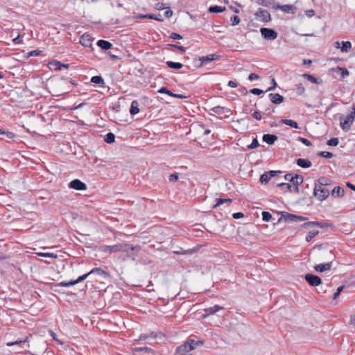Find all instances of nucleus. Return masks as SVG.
<instances>
[{
	"mask_svg": "<svg viewBox=\"0 0 355 355\" xmlns=\"http://www.w3.org/2000/svg\"><path fill=\"white\" fill-rule=\"evenodd\" d=\"M352 112L350 114H349L344 119H340V125L341 128L344 131H348L352 124L353 123L355 118V105H353L352 107Z\"/></svg>",
	"mask_w": 355,
	"mask_h": 355,
	"instance_id": "obj_1",
	"label": "nucleus"
},
{
	"mask_svg": "<svg viewBox=\"0 0 355 355\" xmlns=\"http://www.w3.org/2000/svg\"><path fill=\"white\" fill-rule=\"evenodd\" d=\"M313 194L320 201H323L329 197L330 192L326 187L320 188L318 184H315Z\"/></svg>",
	"mask_w": 355,
	"mask_h": 355,
	"instance_id": "obj_2",
	"label": "nucleus"
},
{
	"mask_svg": "<svg viewBox=\"0 0 355 355\" xmlns=\"http://www.w3.org/2000/svg\"><path fill=\"white\" fill-rule=\"evenodd\" d=\"M284 220L287 222H299L305 221L307 220L306 217L302 216H297L288 212H282V216L279 218L278 221Z\"/></svg>",
	"mask_w": 355,
	"mask_h": 355,
	"instance_id": "obj_3",
	"label": "nucleus"
},
{
	"mask_svg": "<svg viewBox=\"0 0 355 355\" xmlns=\"http://www.w3.org/2000/svg\"><path fill=\"white\" fill-rule=\"evenodd\" d=\"M260 32L263 37L268 40H274L278 35L275 30L268 28H261Z\"/></svg>",
	"mask_w": 355,
	"mask_h": 355,
	"instance_id": "obj_4",
	"label": "nucleus"
},
{
	"mask_svg": "<svg viewBox=\"0 0 355 355\" xmlns=\"http://www.w3.org/2000/svg\"><path fill=\"white\" fill-rule=\"evenodd\" d=\"M284 179L289 181L293 185H300L302 184L304 178L301 175L295 174L293 175L292 173H287L284 175Z\"/></svg>",
	"mask_w": 355,
	"mask_h": 355,
	"instance_id": "obj_5",
	"label": "nucleus"
},
{
	"mask_svg": "<svg viewBox=\"0 0 355 355\" xmlns=\"http://www.w3.org/2000/svg\"><path fill=\"white\" fill-rule=\"evenodd\" d=\"M220 58V55L218 54H209L206 56L200 57L198 61L200 62L198 67H200L205 64L207 62L218 60Z\"/></svg>",
	"mask_w": 355,
	"mask_h": 355,
	"instance_id": "obj_6",
	"label": "nucleus"
},
{
	"mask_svg": "<svg viewBox=\"0 0 355 355\" xmlns=\"http://www.w3.org/2000/svg\"><path fill=\"white\" fill-rule=\"evenodd\" d=\"M304 278L311 286H318L322 284V279L320 277L311 273L305 275Z\"/></svg>",
	"mask_w": 355,
	"mask_h": 355,
	"instance_id": "obj_7",
	"label": "nucleus"
},
{
	"mask_svg": "<svg viewBox=\"0 0 355 355\" xmlns=\"http://www.w3.org/2000/svg\"><path fill=\"white\" fill-rule=\"evenodd\" d=\"M195 345L196 343L193 340H189L184 345L178 347L176 349V352H189L195 348Z\"/></svg>",
	"mask_w": 355,
	"mask_h": 355,
	"instance_id": "obj_8",
	"label": "nucleus"
},
{
	"mask_svg": "<svg viewBox=\"0 0 355 355\" xmlns=\"http://www.w3.org/2000/svg\"><path fill=\"white\" fill-rule=\"evenodd\" d=\"M69 187L77 191H85L87 189L86 184L78 179L71 181L69 184Z\"/></svg>",
	"mask_w": 355,
	"mask_h": 355,
	"instance_id": "obj_9",
	"label": "nucleus"
},
{
	"mask_svg": "<svg viewBox=\"0 0 355 355\" xmlns=\"http://www.w3.org/2000/svg\"><path fill=\"white\" fill-rule=\"evenodd\" d=\"M120 243L114 245H102L100 248L101 252L104 253H116L120 252Z\"/></svg>",
	"mask_w": 355,
	"mask_h": 355,
	"instance_id": "obj_10",
	"label": "nucleus"
},
{
	"mask_svg": "<svg viewBox=\"0 0 355 355\" xmlns=\"http://www.w3.org/2000/svg\"><path fill=\"white\" fill-rule=\"evenodd\" d=\"M49 67L51 70H62L63 69H68L69 65L68 64H63L58 60H53L49 63Z\"/></svg>",
	"mask_w": 355,
	"mask_h": 355,
	"instance_id": "obj_11",
	"label": "nucleus"
},
{
	"mask_svg": "<svg viewBox=\"0 0 355 355\" xmlns=\"http://www.w3.org/2000/svg\"><path fill=\"white\" fill-rule=\"evenodd\" d=\"M223 309H224V308L219 305H214V306H211V307L205 309L204 311H205V314L202 315V318H205L208 315H214L216 313H217L218 311H219L220 310H223Z\"/></svg>",
	"mask_w": 355,
	"mask_h": 355,
	"instance_id": "obj_12",
	"label": "nucleus"
},
{
	"mask_svg": "<svg viewBox=\"0 0 355 355\" xmlns=\"http://www.w3.org/2000/svg\"><path fill=\"white\" fill-rule=\"evenodd\" d=\"M256 15L259 17L261 21L265 22H268L271 19L269 12L261 8L258 9Z\"/></svg>",
	"mask_w": 355,
	"mask_h": 355,
	"instance_id": "obj_13",
	"label": "nucleus"
},
{
	"mask_svg": "<svg viewBox=\"0 0 355 355\" xmlns=\"http://www.w3.org/2000/svg\"><path fill=\"white\" fill-rule=\"evenodd\" d=\"M80 43L85 47H90L92 44V38L88 33H84L80 38Z\"/></svg>",
	"mask_w": 355,
	"mask_h": 355,
	"instance_id": "obj_14",
	"label": "nucleus"
},
{
	"mask_svg": "<svg viewBox=\"0 0 355 355\" xmlns=\"http://www.w3.org/2000/svg\"><path fill=\"white\" fill-rule=\"evenodd\" d=\"M120 252H127L129 249L132 250H141V246L139 245H132L127 243H120Z\"/></svg>",
	"mask_w": 355,
	"mask_h": 355,
	"instance_id": "obj_15",
	"label": "nucleus"
},
{
	"mask_svg": "<svg viewBox=\"0 0 355 355\" xmlns=\"http://www.w3.org/2000/svg\"><path fill=\"white\" fill-rule=\"evenodd\" d=\"M331 266H332V261H329V262H327L325 263H320V264L315 265L314 267V269L318 272H323L324 271L331 270Z\"/></svg>",
	"mask_w": 355,
	"mask_h": 355,
	"instance_id": "obj_16",
	"label": "nucleus"
},
{
	"mask_svg": "<svg viewBox=\"0 0 355 355\" xmlns=\"http://www.w3.org/2000/svg\"><path fill=\"white\" fill-rule=\"evenodd\" d=\"M269 100L273 104H280L284 102V98L279 94L270 93L268 95Z\"/></svg>",
	"mask_w": 355,
	"mask_h": 355,
	"instance_id": "obj_17",
	"label": "nucleus"
},
{
	"mask_svg": "<svg viewBox=\"0 0 355 355\" xmlns=\"http://www.w3.org/2000/svg\"><path fill=\"white\" fill-rule=\"evenodd\" d=\"M136 18L137 19H155L158 21H164L163 18L162 17L161 15H159V14L158 15H156L154 14H146V15L140 14V15H137L136 17Z\"/></svg>",
	"mask_w": 355,
	"mask_h": 355,
	"instance_id": "obj_18",
	"label": "nucleus"
},
{
	"mask_svg": "<svg viewBox=\"0 0 355 355\" xmlns=\"http://www.w3.org/2000/svg\"><path fill=\"white\" fill-rule=\"evenodd\" d=\"M278 137L275 135L265 134L263 135L262 139L265 143L272 145L277 140Z\"/></svg>",
	"mask_w": 355,
	"mask_h": 355,
	"instance_id": "obj_19",
	"label": "nucleus"
},
{
	"mask_svg": "<svg viewBox=\"0 0 355 355\" xmlns=\"http://www.w3.org/2000/svg\"><path fill=\"white\" fill-rule=\"evenodd\" d=\"M275 9H279L286 13H294L295 8L292 5H277Z\"/></svg>",
	"mask_w": 355,
	"mask_h": 355,
	"instance_id": "obj_20",
	"label": "nucleus"
},
{
	"mask_svg": "<svg viewBox=\"0 0 355 355\" xmlns=\"http://www.w3.org/2000/svg\"><path fill=\"white\" fill-rule=\"evenodd\" d=\"M296 164L300 167H302L304 168H309V167L311 166V165H312L311 162L310 160H309L307 159H304V158L297 159Z\"/></svg>",
	"mask_w": 355,
	"mask_h": 355,
	"instance_id": "obj_21",
	"label": "nucleus"
},
{
	"mask_svg": "<svg viewBox=\"0 0 355 355\" xmlns=\"http://www.w3.org/2000/svg\"><path fill=\"white\" fill-rule=\"evenodd\" d=\"M97 45L103 50L110 49L112 46V44L107 40H99L97 42Z\"/></svg>",
	"mask_w": 355,
	"mask_h": 355,
	"instance_id": "obj_22",
	"label": "nucleus"
},
{
	"mask_svg": "<svg viewBox=\"0 0 355 355\" xmlns=\"http://www.w3.org/2000/svg\"><path fill=\"white\" fill-rule=\"evenodd\" d=\"M211 112H213L215 114H223L225 113L229 112L230 110L220 105L215 106L210 110Z\"/></svg>",
	"mask_w": 355,
	"mask_h": 355,
	"instance_id": "obj_23",
	"label": "nucleus"
},
{
	"mask_svg": "<svg viewBox=\"0 0 355 355\" xmlns=\"http://www.w3.org/2000/svg\"><path fill=\"white\" fill-rule=\"evenodd\" d=\"M315 184H318V185H320V188H321V187H327L331 185V180L326 177H321Z\"/></svg>",
	"mask_w": 355,
	"mask_h": 355,
	"instance_id": "obj_24",
	"label": "nucleus"
},
{
	"mask_svg": "<svg viewBox=\"0 0 355 355\" xmlns=\"http://www.w3.org/2000/svg\"><path fill=\"white\" fill-rule=\"evenodd\" d=\"M345 190L343 187L338 186L335 187L331 191V195L333 196H336L338 198L343 197L344 196Z\"/></svg>",
	"mask_w": 355,
	"mask_h": 355,
	"instance_id": "obj_25",
	"label": "nucleus"
},
{
	"mask_svg": "<svg viewBox=\"0 0 355 355\" xmlns=\"http://www.w3.org/2000/svg\"><path fill=\"white\" fill-rule=\"evenodd\" d=\"M139 112V103L137 101L135 100L131 103V106L130 109V113L131 115L134 116Z\"/></svg>",
	"mask_w": 355,
	"mask_h": 355,
	"instance_id": "obj_26",
	"label": "nucleus"
},
{
	"mask_svg": "<svg viewBox=\"0 0 355 355\" xmlns=\"http://www.w3.org/2000/svg\"><path fill=\"white\" fill-rule=\"evenodd\" d=\"M275 0H257V3L258 5L264 6V7H270L272 6L274 8H275Z\"/></svg>",
	"mask_w": 355,
	"mask_h": 355,
	"instance_id": "obj_27",
	"label": "nucleus"
},
{
	"mask_svg": "<svg viewBox=\"0 0 355 355\" xmlns=\"http://www.w3.org/2000/svg\"><path fill=\"white\" fill-rule=\"evenodd\" d=\"M166 64L168 67L173 69H180L183 67V64L180 62H175L173 61L166 62Z\"/></svg>",
	"mask_w": 355,
	"mask_h": 355,
	"instance_id": "obj_28",
	"label": "nucleus"
},
{
	"mask_svg": "<svg viewBox=\"0 0 355 355\" xmlns=\"http://www.w3.org/2000/svg\"><path fill=\"white\" fill-rule=\"evenodd\" d=\"M91 82L95 84H99L102 87H105V81L101 76H94L92 77Z\"/></svg>",
	"mask_w": 355,
	"mask_h": 355,
	"instance_id": "obj_29",
	"label": "nucleus"
},
{
	"mask_svg": "<svg viewBox=\"0 0 355 355\" xmlns=\"http://www.w3.org/2000/svg\"><path fill=\"white\" fill-rule=\"evenodd\" d=\"M89 274H96L99 276H107V272L100 268H94L89 272Z\"/></svg>",
	"mask_w": 355,
	"mask_h": 355,
	"instance_id": "obj_30",
	"label": "nucleus"
},
{
	"mask_svg": "<svg viewBox=\"0 0 355 355\" xmlns=\"http://www.w3.org/2000/svg\"><path fill=\"white\" fill-rule=\"evenodd\" d=\"M27 341H28V337H26L24 339L17 340L16 341H14V342H9L7 343V345L8 346L18 345L21 347L23 345H25L27 343Z\"/></svg>",
	"mask_w": 355,
	"mask_h": 355,
	"instance_id": "obj_31",
	"label": "nucleus"
},
{
	"mask_svg": "<svg viewBox=\"0 0 355 355\" xmlns=\"http://www.w3.org/2000/svg\"><path fill=\"white\" fill-rule=\"evenodd\" d=\"M225 10V7L219 6H211L209 8V12L212 13H219L222 12Z\"/></svg>",
	"mask_w": 355,
	"mask_h": 355,
	"instance_id": "obj_32",
	"label": "nucleus"
},
{
	"mask_svg": "<svg viewBox=\"0 0 355 355\" xmlns=\"http://www.w3.org/2000/svg\"><path fill=\"white\" fill-rule=\"evenodd\" d=\"M352 48V43L349 41L342 42V46L340 47L341 52L347 53Z\"/></svg>",
	"mask_w": 355,
	"mask_h": 355,
	"instance_id": "obj_33",
	"label": "nucleus"
},
{
	"mask_svg": "<svg viewBox=\"0 0 355 355\" xmlns=\"http://www.w3.org/2000/svg\"><path fill=\"white\" fill-rule=\"evenodd\" d=\"M282 123L294 128H299L297 123L291 119H282Z\"/></svg>",
	"mask_w": 355,
	"mask_h": 355,
	"instance_id": "obj_34",
	"label": "nucleus"
},
{
	"mask_svg": "<svg viewBox=\"0 0 355 355\" xmlns=\"http://www.w3.org/2000/svg\"><path fill=\"white\" fill-rule=\"evenodd\" d=\"M277 187L284 191L293 192L292 185L290 183H279L277 184Z\"/></svg>",
	"mask_w": 355,
	"mask_h": 355,
	"instance_id": "obj_35",
	"label": "nucleus"
},
{
	"mask_svg": "<svg viewBox=\"0 0 355 355\" xmlns=\"http://www.w3.org/2000/svg\"><path fill=\"white\" fill-rule=\"evenodd\" d=\"M104 141L107 144H112L115 141V135L112 132H108L104 139Z\"/></svg>",
	"mask_w": 355,
	"mask_h": 355,
	"instance_id": "obj_36",
	"label": "nucleus"
},
{
	"mask_svg": "<svg viewBox=\"0 0 355 355\" xmlns=\"http://www.w3.org/2000/svg\"><path fill=\"white\" fill-rule=\"evenodd\" d=\"M216 203L214 206V207H216L225 202L231 203L232 202V200L230 198H216Z\"/></svg>",
	"mask_w": 355,
	"mask_h": 355,
	"instance_id": "obj_37",
	"label": "nucleus"
},
{
	"mask_svg": "<svg viewBox=\"0 0 355 355\" xmlns=\"http://www.w3.org/2000/svg\"><path fill=\"white\" fill-rule=\"evenodd\" d=\"M319 234V231H311L306 236V241L310 242L316 235Z\"/></svg>",
	"mask_w": 355,
	"mask_h": 355,
	"instance_id": "obj_38",
	"label": "nucleus"
},
{
	"mask_svg": "<svg viewBox=\"0 0 355 355\" xmlns=\"http://www.w3.org/2000/svg\"><path fill=\"white\" fill-rule=\"evenodd\" d=\"M304 78H306L308 80L311 81L313 83H320V81L318 80V78H315L313 76L309 74V73H304L303 75Z\"/></svg>",
	"mask_w": 355,
	"mask_h": 355,
	"instance_id": "obj_39",
	"label": "nucleus"
},
{
	"mask_svg": "<svg viewBox=\"0 0 355 355\" xmlns=\"http://www.w3.org/2000/svg\"><path fill=\"white\" fill-rule=\"evenodd\" d=\"M272 216L268 211L262 212V219L263 221L268 222L272 219Z\"/></svg>",
	"mask_w": 355,
	"mask_h": 355,
	"instance_id": "obj_40",
	"label": "nucleus"
},
{
	"mask_svg": "<svg viewBox=\"0 0 355 355\" xmlns=\"http://www.w3.org/2000/svg\"><path fill=\"white\" fill-rule=\"evenodd\" d=\"M260 182L262 184H266L270 180V177L267 173H265L260 176Z\"/></svg>",
	"mask_w": 355,
	"mask_h": 355,
	"instance_id": "obj_41",
	"label": "nucleus"
},
{
	"mask_svg": "<svg viewBox=\"0 0 355 355\" xmlns=\"http://www.w3.org/2000/svg\"><path fill=\"white\" fill-rule=\"evenodd\" d=\"M37 254L40 257H51V258H57L58 255L56 254L50 253V252H38Z\"/></svg>",
	"mask_w": 355,
	"mask_h": 355,
	"instance_id": "obj_42",
	"label": "nucleus"
},
{
	"mask_svg": "<svg viewBox=\"0 0 355 355\" xmlns=\"http://www.w3.org/2000/svg\"><path fill=\"white\" fill-rule=\"evenodd\" d=\"M339 140L338 138L334 137L331 138L329 140L327 141V144L330 146H336L338 145Z\"/></svg>",
	"mask_w": 355,
	"mask_h": 355,
	"instance_id": "obj_43",
	"label": "nucleus"
},
{
	"mask_svg": "<svg viewBox=\"0 0 355 355\" xmlns=\"http://www.w3.org/2000/svg\"><path fill=\"white\" fill-rule=\"evenodd\" d=\"M140 250H132L129 249V250L126 252V254L128 257L132 258L133 260L135 259V257L137 256V254Z\"/></svg>",
	"mask_w": 355,
	"mask_h": 355,
	"instance_id": "obj_44",
	"label": "nucleus"
},
{
	"mask_svg": "<svg viewBox=\"0 0 355 355\" xmlns=\"http://www.w3.org/2000/svg\"><path fill=\"white\" fill-rule=\"evenodd\" d=\"M158 92L160 93V94H168V96H173V93L171 91H170L169 89H168L166 87H161L158 90Z\"/></svg>",
	"mask_w": 355,
	"mask_h": 355,
	"instance_id": "obj_45",
	"label": "nucleus"
},
{
	"mask_svg": "<svg viewBox=\"0 0 355 355\" xmlns=\"http://www.w3.org/2000/svg\"><path fill=\"white\" fill-rule=\"evenodd\" d=\"M75 285V282L73 280H71L70 282H61L58 284L59 286L62 287H69L71 286Z\"/></svg>",
	"mask_w": 355,
	"mask_h": 355,
	"instance_id": "obj_46",
	"label": "nucleus"
},
{
	"mask_svg": "<svg viewBox=\"0 0 355 355\" xmlns=\"http://www.w3.org/2000/svg\"><path fill=\"white\" fill-rule=\"evenodd\" d=\"M318 155L324 158H331L333 157V154L327 151H320Z\"/></svg>",
	"mask_w": 355,
	"mask_h": 355,
	"instance_id": "obj_47",
	"label": "nucleus"
},
{
	"mask_svg": "<svg viewBox=\"0 0 355 355\" xmlns=\"http://www.w3.org/2000/svg\"><path fill=\"white\" fill-rule=\"evenodd\" d=\"M315 226H316L315 221L306 222V223H303L302 225H301L302 227H304V228H306V229H308V228H310V227H315Z\"/></svg>",
	"mask_w": 355,
	"mask_h": 355,
	"instance_id": "obj_48",
	"label": "nucleus"
},
{
	"mask_svg": "<svg viewBox=\"0 0 355 355\" xmlns=\"http://www.w3.org/2000/svg\"><path fill=\"white\" fill-rule=\"evenodd\" d=\"M315 225L316 227H319L320 228H324L331 226V223L320 221H315Z\"/></svg>",
	"mask_w": 355,
	"mask_h": 355,
	"instance_id": "obj_49",
	"label": "nucleus"
},
{
	"mask_svg": "<svg viewBox=\"0 0 355 355\" xmlns=\"http://www.w3.org/2000/svg\"><path fill=\"white\" fill-rule=\"evenodd\" d=\"M230 21L232 26H236L239 24L241 20L239 16L233 15L232 17H231Z\"/></svg>",
	"mask_w": 355,
	"mask_h": 355,
	"instance_id": "obj_50",
	"label": "nucleus"
},
{
	"mask_svg": "<svg viewBox=\"0 0 355 355\" xmlns=\"http://www.w3.org/2000/svg\"><path fill=\"white\" fill-rule=\"evenodd\" d=\"M89 275H90V274H89V272H87L85 275L80 276L77 279L73 280L75 282V284H77L84 281Z\"/></svg>",
	"mask_w": 355,
	"mask_h": 355,
	"instance_id": "obj_51",
	"label": "nucleus"
},
{
	"mask_svg": "<svg viewBox=\"0 0 355 355\" xmlns=\"http://www.w3.org/2000/svg\"><path fill=\"white\" fill-rule=\"evenodd\" d=\"M259 146V141L257 139H254L250 145L248 146V148L254 149Z\"/></svg>",
	"mask_w": 355,
	"mask_h": 355,
	"instance_id": "obj_52",
	"label": "nucleus"
},
{
	"mask_svg": "<svg viewBox=\"0 0 355 355\" xmlns=\"http://www.w3.org/2000/svg\"><path fill=\"white\" fill-rule=\"evenodd\" d=\"M297 140L301 141L302 144H304L306 146H311L312 145L311 142L309 139H307L306 138L298 137Z\"/></svg>",
	"mask_w": 355,
	"mask_h": 355,
	"instance_id": "obj_53",
	"label": "nucleus"
},
{
	"mask_svg": "<svg viewBox=\"0 0 355 355\" xmlns=\"http://www.w3.org/2000/svg\"><path fill=\"white\" fill-rule=\"evenodd\" d=\"M304 87H303L302 84L300 83L297 85V94L298 95H302L304 92Z\"/></svg>",
	"mask_w": 355,
	"mask_h": 355,
	"instance_id": "obj_54",
	"label": "nucleus"
},
{
	"mask_svg": "<svg viewBox=\"0 0 355 355\" xmlns=\"http://www.w3.org/2000/svg\"><path fill=\"white\" fill-rule=\"evenodd\" d=\"M179 175L178 173H173L170 175L168 180L170 182H176L178 180Z\"/></svg>",
	"mask_w": 355,
	"mask_h": 355,
	"instance_id": "obj_55",
	"label": "nucleus"
},
{
	"mask_svg": "<svg viewBox=\"0 0 355 355\" xmlns=\"http://www.w3.org/2000/svg\"><path fill=\"white\" fill-rule=\"evenodd\" d=\"M0 134H3V135H6V137L9 139H12L15 137V135L12 132H9V131H2V130H0Z\"/></svg>",
	"mask_w": 355,
	"mask_h": 355,
	"instance_id": "obj_56",
	"label": "nucleus"
},
{
	"mask_svg": "<svg viewBox=\"0 0 355 355\" xmlns=\"http://www.w3.org/2000/svg\"><path fill=\"white\" fill-rule=\"evenodd\" d=\"M250 92L254 95H260L263 93V91L258 88H253L250 89Z\"/></svg>",
	"mask_w": 355,
	"mask_h": 355,
	"instance_id": "obj_57",
	"label": "nucleus"
},
{
	"mask_svg": "<svg viewBox=\"0 0 355 355\" xmlns=\"http://www.w3.org/2000/svg\"><path fill=\"white\" fill-rule=\"evenodd\" d=\"M344 287V286H340L337 288L336 292L334 294V300H336L338 297L340 293L343 291Z\"/></svg>",
	"mask_w": 355,
	"mask_h": 355,
	"instance_id": "obj_58",
	"label": "nucleus"
},
{
	"mask_svg": "<svg viewBox=\"0 0 355 355\" xmlns=\"http://www.w3.org/2000/svg\"><path fill=\"white\" fill-rule=\"evenodd\" d=\"M40 53H41V51H40V50H33V51H31L28 53V56L27 57L37 56Z\"/></svg>",
	"mask_w": 355,
	"mask_h": 355,
	"instance_id": "obj_59",
	"label": "nucleus"
},
{
	"mask_svg": "<svg viewBox=\"0 0 355 355\" xmlns=\"http://www.w3.org/2000/svg\"><path fill=\"white\" fill-rule=\"evenodd\" d=\"M259 76L256 74V73H251L249 76H248V80L250 81H253L254 80H257V79H259Z\"/></svg>",
	"mask_w": 355,
	"mask_h": 355,
	"instance_id": "obj_60",
	"label": "nucleus"
},
{
	"mask_svg": "<svg viewBox=\"0 0 355 355\" xmlns=\"http://www.w3.org/2000/svg\"><path fill=\"white\" fill-rule=\"evenodd\" d=\"M170 37L173 40H181L182 39V36L176 33H172L170 35Z\"/></svg>",
	"mask_w": 355,
	"mask_h": 355,
	"instance_id": "obj_61",
	"label": "nucleus"
},
{
	"mask_svg": "<svg viewBox=\"0 0 355 355\" xmlns=\"http://www.w3.org/2000/svg\"><path fill=\"white\" fill-rule=\"evenodd\" d=\"M252 116L254 119H256L258 121H260L262 119L261 112L259 111L254 112Z\"/></svg>",
	"mask_w": 355,
	"mask_h": 355,
	"instance_id": "obj_62",
	"label": "nucleus"
},
{
	"mask_svg": "<svg viewBox=\"0 0 355 355\" xmlns=\"http://www.w3.org/2000/svg\"><path fill=\"white\" fill-rule=\"evenodd\" d=\"M282 172L281 171H270L267 173L268 174L270 178L275 177L277 174H280Z\"/></svg>",
	"mask_w": 355,
	"mask_h": 355,
	"instance_id": "obj_63",
	"label": "nucleus"
},
{
	"mask_svg": "<svg viewBox=\"0 0 355 355\" xmlns=\"http://www.w3.org/2000/svg\"><path fill=\"white\" fill-rule=\"evenodd\" d=\"M243 216H244V214L242 212H236V213H234L232 215V217L234 219H239V218H243Z\"/></svg>",
	"mask_w": 355,
	"mask_h": 355,
	"instance_id": "obj_64",
	"label": "nucleus"
}]
</instances>
